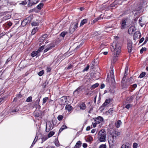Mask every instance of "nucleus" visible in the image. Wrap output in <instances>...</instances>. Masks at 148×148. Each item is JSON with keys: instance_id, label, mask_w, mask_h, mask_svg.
Returning a JSON list of instances; mask_svg holds the SVG:
<instances>
[{"instance_id": "f257e3e1", "label": "nucleus", "mask_w": 148, "mask_h": 148, "mask_svg": "<svg viewBox=\"0 0 148 148\" xmlns=\"http://www.w3.org/2000/svg\"><path fill=\"white\" fill-rule=\"evenodd\" d=\"M110 48L111 51L113 52L114 51L116 54L114 55L112 60L113 63H115L117 60V55L120 53L121 48L119 44H117L116 42H114L110 47Z\"/></svg>"}, {"instance_id": "f03ea898", "label": "nucleus", "mask_w": 148, "mask_h": 148, "mask_svg": "<svg viewBox=\"0 0 148 148\" xmlns=\"http://www.w3.org/2000/svg\"><path fill=\"white\" fill-rule=\"evenodd\" d=\"M128 69V67L126 66L124 75L122 80V86L123 88H126L130 84V79L127 76Z\"/></svg>"}, {"instance_id": "7ed1b4c3", "label": "nucleus", "mask_w": 148, "mask_h": 148, "mask_svg": "<svg viewBox=\"0 0 148 148\" xmlns=\"http://www.w3.org/2000/svg\"><path fill=\"white\" fill-rule=\"evenodd\" d=\"M98 140L100 142H104L106 140V133L104 130H101L98 134Z\"/></svg>"}, {"instance_id": "20e7f679", "label": "nucleus", "mask_w": 148, "mask_h": 148, "mask_svg": "<svg viewBox=\"0 0 148 148\" xmlns=\"http://www.w3.org/2000/svg\"><path fill=\"white\" fill-rule=\"evenodd\" d=\"M129 25V19L125 18L122 20L121 24V28L123 29L128 27Z\"/></svg>"}, {"instance_id": "39448f33", "label": "nucleus", "mask_w": 148, "mask_h": 148, "mask_svg": "<svg viewBox=\"0 0 148 148\" xmlns=\"http://www.w3.org/2000/svg\"><path fill=\"white\" fill-rule=\"evenodd\" d=\"M113 103V100L112 99L109 98L106 99L105 102L100 107V109H101V110H103L104 109L105 107L108 106L110 103L111 104Z\"/></svg>"}, {"instance_id": "423d86ee", "label": "nucleus", "mask_w": 148, "mask_h": 148, "mask_svg": "<svg viewBox=\"0 0 148 148\" xmlns=\"http://www.w3.org/2000/svg\"><path fill=\"white\" fill-rule=\"evenodd\" d=\"M84 87L83 86H79L73 92V95L74 97H76L79 95L82 90L84 89Z\"/></svg>"}, {"instance_id": "0eeeda50", "label": "nucleus", "mask_w": 148, "mask_h": 148, "mask_svg": "<svg viewBox=\"0 0 148 148\" xmlns=\"http://www.w3.org/2000/svg\"><path fill=\"white\" fill-rule=\"evenodd\" d=\"M31 17H28L24 19L21 22V25L22 27L25 26L27 23H29L31 21Z\"/></svg>"}, {"instance_id": "6e6552de", "label": "nucleus", "mask_w": 148, "mask_h": 148, "mask_svg": "<svg viewBox=\"0 0 148 148\" xmlns=\"http://www.w3.org/2000/svg\"><path fill=\"white\" fill-rule=\"evenodd\" d=\"M108 142L109 147H112V146H113L114 143L115 141L114 136H110V138L108 139Z\"/></svg>"}, {"instance_id": "1a4fd4ad", "label": "nucleus", "mask_w": 148, "mask_h": 148, "mask_svg": "<svg viewBox=\"0 0 148 148\" xmlns=\"http://www.w3.org/2000/svg\"><path fill=\"white\" fill-rule=\"evenodd\" d=\"M53 127H52V124L50 121L47 122V123L46 127V131L48 132L50 130H52Z\"/></svg>"}, {"instance_id": "9d476101", "label": "nucleus", "mask_w": 148, "mask_h": 148, "mask_svg": "<svg viewBox=\"0 0 148 148\" xmlns=\"http://www.w3.org/2000/svg\"><path fill=\"white\" fill-rule=\"evenodd\" d=\"M94 119L95 122H96L98 124L102 122L103 121V119L102 117L99 116L97 118H95Z\"/></svg>"}, {"instance_id": "9b49d317", "label": "nucleus", "mask_w": 148, "mask_h": 148, "mask_svg": "<svg viewBox=\"0 0 148 148\" xmlns=\"http://www.w3.org/2000/svg\"><path fill=\"white\" fill-rule=\"evenodd\" d=\"M39 1V0H29V2L27 6L28 7H30L37 3Z\"/></svg>"}, {"instance_id": "f8f14e48", "label": "nucleus", "mask_w": 148, "mask_h": 148, "mask_svg": "<svg viewBox=\"0 0 148 148\" xmlns=\"http://www.w3.org/2000/svg\"><path fill=\"white\" fill-rule=\"evenodd\" d=\"M67 97H63L60 99V101L62 105H65L67 104L66 102Z\"/></svg>"}, {"instance_id": "ddd939ff", "label": "nucleus", "mask_w": 148, "mask_h": 148, "mask_svg": "<svg viewBox=\"0 0 148 148\" xmlns=\"http://www.w3.org/2000/svg\"><path fill=\"white\" fill-rule=\"evenodd\" d=\"M141 36L140 32H136L134 35V39L135 40L137 39H138Z\"/></svg>"}, {"instance_id": "4468645a", "label": "nucleus", "mask_w": 148, "mask_h": 148, "mask_svg": "<svg viewBox=\"0 0 148 148\" xmlns=\"http://www.w3.org/2000/svg\"><path fill=\"white\" fill-rule=\"evenodd\" d=\"M138 17H137L136 18L134 19L133 24L132 25V26L130 27V29H132V32H133V31L135 30V27L134 26L135 25L134 24L136 23L138 20Z\"/></svg>"}, {"instance_id": "2eb2a0df", "label": "nucleus", "mask_w": 148, "mask_h": 148, "mask_svg": "<svg viewBox=\"0 0 148 148\" xmlns=\"http://www.w3.org/2000/svg\"><path fill=\"white\" fill-rule=\"evenodd\" d=\"M48 36L47 34H45L43 35L40 38V41L41 42H43L47 38Z\"/></svg>"}, {"instance_id": "dca6fc26", "label": "nucleus", "mask_w": 148, "mask_h": 148, "mask_svg": "<svg viewBox=\"0 0 148 148\" xmlns=\"http://www.w3.org/2000/svg\"><path fill=\"white\" fill-rule=\"evenodd\" d=\"M80 109L82 110H84L86 108V105L84 103L82 102L79 105Z\"/></svg>"}, {"instance_id": "f3484780", "label": "nucleus", "mask_w": 148, "mask_h": 148, "mask_svg": "<svg viewBox=\"0 0 148 148\" xmlns=\"http://www.w3.org/2000/svg\"><path fill=\"white\" fill-rule=\"evenodd\" d=\"M88 19L87 18H85L82 20L81 22L80 26H82L84 25L87 22Z\"/></svg>"}, {"instance_id": "a211bd4d", "label": "nucleus", "mask_w": 148, "mask_h": 148, "mask_svg": "<svg viewBox=\"0 0 148 148\" xmlns=\"http://www.w3.org/2000/svg\"><path fill=\"white\" fill-rule=\"evenodd\" d=\"M10 16L9 15H6L4 16L1 19H0V20H1V22H0V23L2 22L3 21H5L6 20L10 18Z\"/></svg>"}, {"instance_id": "6ab92c4d", "label": "nucleus", "mask_w": 148, "mask_h": 148, "mask_svg": "<svg viewBox=\"0 0 148 148\" xmlns=\"http://www.w3.org/2000/svg\"><path fill=\"white\" fill-rule=\"evenodd\" d=\"M65 108L69 112L73 108L70 104H68L66 105Z\"/></svg>"}, {"instance_id": "aec40b11", "label": "nucleus", "mask_w": 148, "mask_h": 148, "mask_svg": "<svg viewBox=\"0 0 148 148\" xmlns=\"http://www.w3.org/2000/svg\"><path fill=\"white\" fill-rule=\"evenodd\" d=\"M121 148H130V144L128 143H126L124 144H123Z\"/></svg>"}, {"instance_id": "412c9836", "label": "nucleus", "mask_w": 148, "mask_h": 148, "mask_svg": "<svg viewBox=\"0 0 148 148\" xmlns=\"http://www.w3.org/2000/svg\"><path fill=\"white\" fill-rule=\"evenodd\" d=\"M39 112H37L35 111L34 113V116L37 117H40L41 116V114Z\"/></svg>"}, {"instance_id": "4be33fe9", "label": "nucleus", "mask_w": 148, "mask_h": 148, "mask_svg": "<svg viewBox=\"0 0 148 148\" xmlns=\"http://www.w3.org/2000/svg\"><path fill=\"white\" fill-rule=\"evenodd\" d=\"M82 144V143H81V142L80 141H78L76 143L75 147H76L77 148H80L81 146V145Z\"/></svg>"}, {"instance_id": "5701e85b", "label": "nucleus", "mask_w": 148, "mask_h": 148, "mask_svg": "<svg viewBox=\"0 0 148 148\" xmlns=\"http://www.w3.org/2000/svg\"><path fill=\"white\" fill-rule=\"evenodd\" d=\"M122 124V122L121 120H118L117 122L115 123L116 127L117 128H119L120 127V125Z\"/></svg>"}, {"instance_id": "b1692460", "label": "nucleus", "mask_w": 148, "mask_h": 148, "mask_svg": "<svg viewBox=\"0 0 148 148\" xmlns=\"http://www.w3.org/2000/svg\"><path fill=\"white\" fill-rule=\"evenodd\" d=\"M142 17H141L139 19V23L142 27H143L145 24V23L143 22V21H142Z\"/></svg>"}, {"instance_id": "393cba45", "label": "nucleus", "mask_w": 148, "mask_h": 148, "mask_svg": "<svg viewBox=\"0 0 148 148\" xmlns=\"http://www.w3.org/2000/svg\"><path fill=\"white\" fill-rule=\"evenodd\" d=\"M66 128H67V127L66 126V125H63L61 127L60 129V130H59V133H60L63 130H64V129H66Z\"/></svg>"}, {"instance_id": "a878e982", "label": "nucleus", "mask_w": 148, "mask_h": 148, "mask_svg": "<svg viewBox=\"0 0 148 148\" xmlns=\"http://www.w3.org/2000/svg\"><path fill=\"white\" fill-rule=\"evenodd\" d=\"M38 53L37 51H34L31 53V56L32 57H33L36 56Z\"/></svg>"}, {"instance_id": "bb28decb", "label": "nucleus", "mask_w": 148, "mask_h": 148, "mask_svg": "<svg viewBox=\"0 0 148 148\" xmlns=\"http://www.w3.org/2000/svg\"><path fill=\"white\" fill-rule=\"evenodd\" d=\"M101 15H100V16H99V17L95 18L93 21L92 23V24H94L99 20L101 19Z\"/></svg>"}, {"instance_id": "cd10ccee", "label": "nucleus", "mask_w": 148, "mask_h": 148, "mask_svg": "<svg viewBox=\"0 0 148 148\" xmlns=\"http://www.w3.org/2000/svg\"><path fill=\"white\" fill-rule=\"evenodd\" d=\"M55 133V132L53 131H51L49 133L47 136L48 137V138H50L53 135H54Z\"/></svg>"}, {"instance_id": "c85d7f7f", "label": "nucleus", "mask_w": 148, "mask_h": 148, "mask_svg": "<svg viewBox=\"0 0 148 148\" xmlns=\"http://www.w3.org/2000/svg\"><path fill=\"white\" fill-rule=\"evenodd\" d=\"M87 140L86 141L87 142H91L93 140V138L92 137L90 136H88L87 138Z\"/></svg>"}, {"instance_id": "c756f323", "label": "nucleus", "mask_w": 148, "mask_h": 148, "mask_svg": "<svg viewBox=\"0 0 148 148\" xmlns=\"http://www.w3.org/2000/svg\"><path fill=\"white\" fill-rule=\"evenodd\" d=\"M55 46V45L54 43H52L48 45L47 46V47L49 48V50L51 49Z\"/></svg>"}, {"instance_id": "7c9ffc66", "label": "nucleus", "mask_w": 148, "mask_h": 148, "mask_svg": "<svg viewBox=\"0 0 148 148\" xmlns=\"http://www.w3.org/2000/svg\"><path fill=\"white\" fill-rule=\"evenodd\" d=\"M44 4L42 3H41L38 4L37 6V8L39 10H40L43 7Z\"/></svg>"}, {"instance_id": "2f4dec72", "label": "nucleus", "mask_w": 148, "mask_h": 148, "mask_svg": "<svg viewBox=\"0 0 148 148\" xmlns=\"http://www.w3.org/2000/svg\"><path fill=\"white\" fill-rule=\"evenodd\" d=\"M68 33L67 32H63L60 34V36L63 38Z\"/></svg>"}, {"instance_id": "473e14b6", "label": "nucleus", "mask_w": 148, "mask_h": 148, "mask_svg": "<svg viewBox=\"0 0 148 148\" xmlns=\"http://www.w3.org/2000/svg\"><path fill=\"white\" fill-rule=\"evenodd\" d=\"M49 84V82L46 80L45 81V82L43 83V84H42V87L43 88H45Z\"/></svg>"}, {"instance_id": "72a5a7b5", "label": "nucleus", "mask_w": 148, "mask_h": 148, "mask_svg": "<svg viewBox=\"0 0 148 148\" xmlns=\"http://www.w3.org/2000/svg\"><path fill=\"white\" fill-rule=\"evenodd\" d=\"M72 27L73 25H71L69 29V32L71 34L73 33L75 31Z\"/></svg>"}, {"instance_id": "f704fd0d", "label": "nucleus", "mask_w": 148, "mask_h": 148, "mask_svg": "<svg viewBox=\"0 0 148 148\" xmlns=\"http://www.w3.org/2000/svg\"><path fill=\"white\" fill-rule=\"evenodd\" d=\"M48 138V137L47 136H43L41 138L42 142H41V143H43V142H44Z\"/></svg>"}, {"instance_id": "c9c22d12", "label": "nucleus", "mask_w": 148, "mask_h": 148, "mask_svg": "<svg viewBox=\"0 0 148 148\" xmlns=\"http://www.w3.org/2000/svg\"><path fill=\"white\" fill-rule=\"evenodd\" d=\"M146 73L145 72L141 73L138 77V78H142L144 77L146 75Z\"/></svg>"}, {"instance_id": "e433bc0d", "label": "nucleus", "mask_w": 148, "mask_h": 148, "mask_svg": "<svg viewBox=\"0 0 148 148\" xmlns=\"http://www.w3.org/2000/svg\"><path fill=\"white\" fill-rule=\"evenodd\" d=\"M44 45H42L41 46L38 50L37 51L38 53L41 52L44 49Z\"/></svg>"}, {"instance_id": "4c0bfd02", "label": "nucleus", "mask_w": 148, "mask_h": 148, "mask_svg": "<svg viewBox=\"0 0 148 148\" xmlns=\"http://www.w3.org/2000/svg\"><path fill=\"white\" fill-rule=\"evenodd\" d=\"M37 134H36V136L34 139V140L33 142L32 145H34L35 144L36 142V141H37V140L38 138V136H37Z\"/></svg>"}, {"instance_id": "58836bf2", "label": "nucleus", "mask_w": 148, "mask_h": 148, "mask_svg": "<svg viewBox=\"0 0 148 148\" xmlns=\"http://www.w3.org/2000/svg\"><path fill=\"white\" fill-rule=\"evenodd\" d=\"M71 25H73L72 27L75 31L78 27V23H76L74 25H73V24Z\"/></svg>"}, {"instance_id": "ea45409f", "label": "nucleus", "mask_w": 148, "mask_h": 148, "mask_svg": "<svg viewBox=\"0 0 148 148\" xmlns=\"http://www.w3.org/2000/svg\"><path fill=\"white\" fill-rule=\"evenodd\" d=\"M109 92L111 94H113L114 92V90L113 88L110 87V88Z\"/></svg>"}, {"instance_id": "a19ab883", "label": "nucleus", "mask_w": 148, "mask_h": 148, "mask_svg": "<svg viewBox=\"0 0 148 148\" xmlns=\"http://www.w3.org/2000/svg\"><path fill=\"white\" fill-rule=\"evenodd\" d=\"M110 75L111 78H112V77H113V79L114 81V75L113 71L112 70H111L110 72Z\"/></svg>"}, {"instance_id": "79ce46f5", "label": "nucleus", "mask_w": 148, "mask_h": 148, "mask_svg": "<svg viewBox=\"0 0 148 148\" xmlns=\"http://www.w3.org/2000/svg\"><path fill=\"white\" fill-rule=\"evenodd\" d=\"M44 70H42L40 71L38 73V74L39 76H41L44 74Z\"/></svg>"}, {"instance_id": "37998d69", "label": "nucleus", "mask_w": 148, "mask_h": 148, "mask_svg": "<svg viewBox=\"0 0 148 148\" xmlns=\"http://www.w3.org/2000/svg\"><path fill=\"white\" fill-rule=\"evenodd\" d=\"M32 97L31 96L28 97L26 101L27 102H31L32 101Z\"/></svg>"}, {"instance_id": "c03bdc74", "label": "nucleus", "mask_w": 148, "mask_h": 148, "mask_svg": "<svg viewBox=\"0 0 148 148\" xmlns=\"http://www.w3.org/2000/svg\"><path fill=\"white\" fill-rule=\"evenodd\" d=\"M139 10H134L132 11L133 13L134 14V15H138L139 13Z\"/></svg>"}, {"instance_id": "a18cd8bd", "label": "nucleus", "mask_w": 148, "mask_h": 148, "mask_svg": "<svg viewBox=\"0 0 148 148\" xmlns=\"http://www.w3.org/2000/svg\"><path fill=\"white\" fill-rule=\"evenodd\" d=\"M99 85L98 83H96L92 86V89H94L96 88Z\"/></svg>"}, {"instance_id": "49530a36", "label": "nucleus", "mask_w": 148, "mask_h": 148, "mask_svg": "<svg viewBox=\"0 0 148 148\" xmlns=\"http://www.w3.org/2000/svg\"><path fill=\"white\" fill-rule=\"evenodd\" d=\"M8 12L7 11L1 12L0 13V16H2L5 15Z\"/></svg>"}, {"instance_id": "de8ad7c7", "label": "nucleus", "mask_w": 148, "mask_h": 148, "mask_svg": "<svg viewBox=\"0 0 148 148\" xmlns=\"http://www.w3.org/2000/svg\"><path fill=\"white\" fill-rule=\"evenodd\" d=\"M113 108H110L108 110V112L111 114H112L113 113Z\"/></svg>"}, {"instance_id": "09e8293b", "label": "nucleus", "mask_w": 148, "mask_h": 148, "mask_svg": "<svg viewBox=\"0 0 148 148\" xmlns=\"http://www.w3.org/2000/svg\"><path fill=\"white\" fill-rule=\"evenodd\" d=\"M48 99V97H45L43 99L42 101H43V104H45L47 101V99Z\"/></svg>"}, {"instance_id": "8fccbe9b", "label": "nucleus", "mask_w": 148, "mask_h": 148, "mask_svg": "<svg viewBox=\"0 0 148 148\" xmlns=\"http://www.w3.org/2000/svg\"><path fill=\"white\" fill-rule=\"evenodd\" d=\"M137 85L136 84H134L132 85V90H134L137 87Z\"/></svg>"}, {"instance_id": "3c124183", "label": "nucleus", "mask_w": 148, "mask_h": 148, "mask_svg": "<svg viewBox=\"0 0 148 148\" xmlns=\"http://www.w3.org/2000/svg\"><path fill=\"white\" fill-rule=\"evenodd\" d=\"M52 123L53 125H56L57 123V120L55 119H53L52 120Z\"/></svg>"}, {"instance_id": "603ef678", "label": "nucleus", "mask_w": 148, "mask_h": 148, "mask_svg": "<svg viewBox=\"0 0 148 148\" xmlns=\"http://www.w3.org/2000/svg\"><path fill=\"white\" fill-rule=\"evenodd\" d=\"M99 148H106V146L105 144H101L99 147Z\"/></svg>"}, {"instance_id": "864d4df0", "label": "nucleus", "mask_w": 148, "mask_h": 148, "mask_svg": "<svg viewBox=\"0 0 148 148\" xmlns=\"http://www.w3.org/2000/svg\"><path fill=\"white\" fill-rule=\"evenodd\" d=\"M90 108L89 110L88 111V113L90 114L91 113V112L93 110V106L92 105H90Z\"/></svg>"}, {"instance_id": "5fc2aeb1", "label": "nucleus", "mask_w": 148, "mask_h": 148, "mask_svg": "<svg viewBox=\"0 0 148 148\" xmlns=\"http://www.w3.org/2000/svg\"><path fill=\"white\" fill-rule=\"evenodd\" d=\"M63 118V117L62 115H60L58 116V119L59 121L62 120Z\"/></svg>"}, {"instance_id": "6e6d98bb", "label": "nucleus", "mask_w": 148, "mask_h": 148, "mask_svg": "<svg viewBox=\"0 0 148 148\" xmlns=\"http://www.w3.org/2000/svg\"><path fill=\"white\" fill-rule=\"evenodd\" d=\"M146 48L143 47L140 50V53H142L143 51H146Z\"/></svg>"}, {"instance_id": "4d7b16f0", "label": "nucleus", "mask_w": 148, "mask_h": 148, "mask_svg": "<svg viewBox=\"0 0 148 148\" xmlns=\"http://www.w3.org/2000/svg\"><path fill=\"white\" fill-rule=\"evenodd\" d=\"M89 65H87L86 67H85L83 70V71L84 72L85 71H87L89 69Z\"/></svg>"}, {"instance_id": "13d9d810", "label": "nucleus", "mask_w": 148, "mask_h": 148, "mask_svg": "<svg viewBox=\"0 0 148 148\" xmlns=\"http://www.w3.org/2000/svg\"><path fill=\"white\" fill-rule=\"evenodd\" d=\"M138 145V144L136 143H133V148H137Z\"/></svg>"}, {"instance_id": "bf43d9fd", "label": "nucleus", "mask_w": 148, "mask_h": 148, "mask_svg": "<svg viewBox=\"0 0 148 148\" xmlns=\"http://www.w3.org/2000/svg\"><path fill=\"white\" fill-rule=\"evenodd\" d=\"M38 23L36 22H33L31 23L32 26H36L38 25Z\"/></svg>"}, {"instance_id": "052dcab7", "label": "nucleus", "mask_w": 148, "mask_h": 148, "mask_svg": "<svg viewBox=\"0 0 148 148\" xmlns=\"http://www.w3.org/2000/svg\"><path fill=\"white\" fill-rule=\"evenodd\" d=\"M5 101V98H0V103H3Z\"/></svg>"}, {"instance_id": "680f3d73", "label": "nucleus", "mask_w": 148, "mask_h": 148, "mask_svg": "<svg viewBox=\"0 0 148 148\" xmlns=\"http://www.w3.org/2000/svg\"><path fill=\"white\" fill-rule=\"evenodd\" d=\"M55 144L57 147L59 146V143L58 141H57L55 142Z\"/></svg>"}, {"instance_id": "e2e57ef3", "label": "nucleus", "mask_w": 148, "mask_h": 148, "mask_svg": "<svg viewBox=\"0 0 148 148\" xmlns=\"http://www.w3.org/2000/svg\"><path fill=\"white\" fill-rule=\"evenodd\" d=\"M12 57H10L8 58L7 60H6L5 63V64H7L11 60Z\"/></svg>"}, {"instance_id": "0e129e2a", "label": "nucleus", "mask_w": 148, "mask_h": 148, "mask_svg": "<svg viewBox=\"0 0 148 148\" xmlns=\"http://www.w3.org/2000/svg\"><path fill=\"white\" fill-rule=\"evenodd\" d=\"M4 76L3 75V73L0 72V79L3 78Z\"/></svg>"}, {"instance_id": "69168bd1", "label": "nucleus", "mask_w": 148, "mask_h": 148, "mask_svg": "<svg viewBox=\"0 0 148 148\" xmlns=\"http://www.w3.org/2000/svg\"><path fill=\"white\" fill-rule=\"evenodd\" d=\"M51 70V69L50 67H47L46 69V71L47 72H50Z\"/></svg>"}, {"instance_id": "338daca9", "label": "nucleus", "mask_w": 148, "mask_h": 148, "mask_svg": "<svg viewBox=\"0 0 148 148\" xmlns=\"http://www.w3.org/2000/svg\"><path fill=\"white\" fill-rule=\"evenodd\" d=\"M36 29H34L32 30V32H31L32 34L33 35L36 32Z\"/></svg>"}, {"instance_id": "774afa93", "label": "nucleus", "mask_w": 148, "mask_h": 148, "mask_svg": "<svg viewBox=\"0 0 148 148\" xmlns=\"http://www.w3.org/2000/svg\"><path fill=\"white\" fill-rule=\"evenodd\" d=\"M27 3L25 1H22V2L21 3H20V4H22V5H26V4Z\"/></svg>"}]
</instances>
